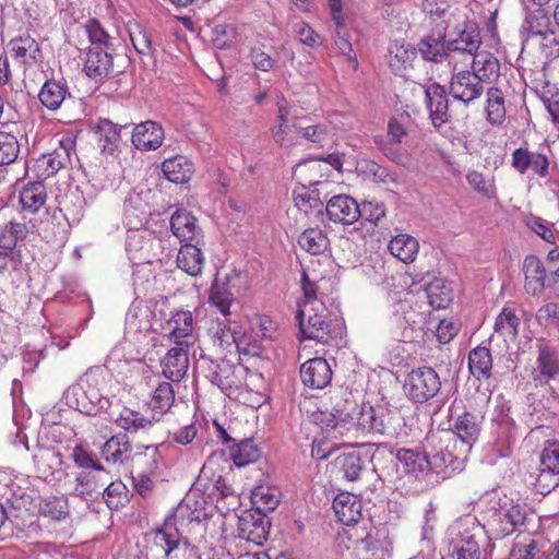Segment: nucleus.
I'll list each match as a JSON object with an SVG mask.
<instances>
[{"label":"nucleus","mask_w":559,"mask_h":559,"mask_svg":"<svg viewBox=\"0 0 559 559\" xmlns=\"http://www.w3.org/2000/svg\"><path fill=\"white\" fill-rule=\"evenodd\" d=\"M330 400L332 411L321 413L320 417H317L322 430L328 435L332 433L333 438L355 430V421H358L365 405H359L347 389L335 391Z\"/></svg>","instance_id":"obj_1"},{"label":"nucleus","mask_w":559,"mask_h":559,"mask_svg":"<svg viewBox=\"0 0 559 559\" xmlns=\"http://www.w3.org/2000/svg\"><path fill=\"white\" fill-rule=\"evenodd\" d=\"M329 310L323 301L299 304L296 319L301 334L321 344H330L337 337L336 324L328 319Z\"/></svg>","instance_id":"obj_2"},{"label":"nucleus","mask_w":559,"mask_h":559,"mask_svg":"<svg viewBox=\"0 0 559 559\" xmlns=\"http://www.w3.org/2000/svg\"><path fill=\"white\" fill-rule=\"evenodd\" d=\"M481 432L480 421L477 417L469 412H464L460 415L451 429V432L442 435H430L428 440L432 442L438 440L440 442L448 441L444 449L447 454L460 452L467 454L473 450L475 443L478 442Z\"/></svg>","instance_id":"obj_3"},{"label":"nucleus","mask_w":559,"mask_h":559,"mask_svg":"<svg viewBox=\"0 0 559 559\" xmlns=\"http://www.w3.org/2000/svg\"><path fill=\"white\" fill-rule=\"evenodd\" d=\"M312 170H316V167L302 166L299 168V185L293 191L295 207L307 217L317 216L322 213L323 201L320 198L319 187L328 183L326 180H322V176L307 179V173Z\"/></svg>","instance_id":"obj_4"},{"label":"nucleus","mask_w":559,"mask_h":559,"mask_svg":"<svg viewBox=\"0 0 559 559\" xmlns=\"http://www.w3.org/2000/svg\"><path fill=\"white\" fill-rule=\"evenodd\" d=\"M245 424L238 418L213 419L217 442L230 451V454H254L259 448L243 430Z\"/></svg>","instance_id":"obj_5"},{"label":"nucleus","mask_w":559,"mask_h":559,"mask_svg":"<svg viewBox=\"0 0 559 559\" xmlns=\"http://www.w3.org/2000/svg\"><path fill=\"white\" fill-rule=\"evenodd\" d=\"M441 381L437 371L428 366L412 369L405 377L403 391L414 403H425L440 391Z\"/></svg>","instance_id":"obj_6"},{"label":"nucleus","mask_w":559,"mask_h":559,"mask_svg":"<svg viewBox=\"0 0 559 559\" xmlns=\"http://www.w3.org/2000/svg\"><path fill=\"white\" fill-rule=\"evenodd\" d=\"M73 459L75 464L83 468L76 476L74 495L86 501L94 499L99 495V489L109 483L108 473L93 456H73Z\"/></svg>","instance_id":"obj_7"},{"label":"nucleus","mask_w":559,"mask_h":559,"mask_svg":"<svg viewBox=\"0 0 559 559\" xmlns=\"http://www.w3.org/2000/svg\"><path fill=\"white\" fill-rule=\"evenodd\" d=\"M95 449L102 450V454H127L131 452L132 443L124 432L107 438V435L92 430L84 442L75 445L73 454H91Z\"/></svg>","instance_id":"obj_8"},{"label":"nucleus","mask_w":559,"mask_h":559,"mask_svg":"<svg viewBox=\"0 0 559 559\" xmlns=\"http://www.w3.org/2000/svg\"><path fill=\"white\" fill-rule=\"evenodd\" d=\"M271 522L264 513L254 510H247L238 519V537L261 546L269 536Z\"/></svg>","instance_id":"obj_9"},{"label":"nucleus","mask_w":559,"mask_h":559,"mask_svg":"<svg viewBox=\"0 0 559 559\" xmlns=\"http://www.w3.org/2000/svg\"><path fill=\"white\" fill-rule=\"evenodd\" d=\"M75 141L70 135H62L58 139V145L52 152L43 154L37 159L38 168L43 169L40 176L48 178L64 168L71 160V154L74 151Z\"/></svg>","instance_id":"obj_10"},{"label":"nucleus","mask_w":559,"mask_h":559,"mask_svg":"<svg viewBox=\"0 0 559 559\" xmlns=\"http://www.w3.org/2000/svg\"><path fill=\"white\" fill-rule=\"evenodd\" d=\"M83 71L95 82H102L116 72L114 56L103 47H91L86 51Z\"/></svg>","instance_id":"obj_11"},{"label":"nucleus","mask_w":559,"mask_h":559,"mask_svg":"<svg viewBox=\"0 0 559 559\" xmlns=\"http://www.w3.org/2000/svg\"><path fill=\"white\" fill-rule=\"evenodd\" d=\"M511 157V166L521 175L532 171L539 178H545L549 174V159L545 154L521 146L512 152Z\"/></svg>","instance_id":"obj_12"},{"label":"nucleus","mask_w":559,"mask_h":559,"mask_svg":"<svg viewBox=\"0 0 559 559\" xmlns=\"http://www.w3.org/2000/svg\"><path fill=\"white\" fill-rule=\"evenodd\" d=\"M325 211L330 221L343 225H352L361 216L360 205L347 194L332 197L326 202Z\"/></svg>","instance_id":"obj_13"},{"label":"nucleus","mask_w":559,"mask_h":559,"mask_svg":"<svg viewBox=\"0 0 559 559\" xmlns=\"http://www.w3.org/2000/svg\"><path fill=\"white\" fill-rule=\"evenodd\" d=\"M484 93V83L472 72L461 71L452 74L450 94L457 100L468 104Z\"/></svg>","instance_id":"obj_14"},{"label":"nucleus","mask_w":559,"mask_h":559,"mask_svg":"<svg viewBox=\"0 0 559 559\" xmlns=\"http://www.w3.org/2000/svg\"><path fill=\"white\" fill-rule=\"evenodd\" d=\"M481 535V527L476 520L472 521V527L459 531L457 538L453 540L452 556L455 559H479L480 547L478 537Z\"/></svg>","instance_id":"obj_15"},{"label":"nucleus","mask_w":559,"mask_h":559,"mask_svg":"<svg viewBox=\"0 0 559 559\" xmlns=\"http://www.w3.org/2000/svg\"><path fill=\"white\" fill-rule=\"evenodd\" d=\"M9 48L13 58L25 68H31L43 61L39 44L28 33L12 38L9 41Z\"/></svg>","instance_id":"obj_16"},{"label":"nucleus","mask_w":559,"mask_h":559,"mask_svg":"<svg viewBox=\"0 0 559 559\" xmlns=\"http://www.w3.org/2000/svg\"><path fill=\"white\" fill-rule=\"evenodd\" d=\"M168 324L170 332L168 338L175 345L190 348L194 345L195 337L193 335V316L189 310L176 311Z\"/></svg>","instance_id":"obj_17"},{"label":"nucleus","mask_w":559,"mask_h":559,"mask_svg":"<svg viewBox=\"0 0 559 559\" xmlns=\"http://www.w3.org/2000/svg\"><path fill=\"white\" fill-rule=\"evenodd\" d=\"M300 378L306 386L321 390L330 384L332 369L324 358H312L301 365Z\"/></svg>","instance_id":"obj_18"},{"label":"nucleus","mask_w":559,"mask_h":559,"mask_svg":"<svg viewBox=\"0 0 559 559\" xmlns=\"http://www.w3.org/2000/svg\"><path fill=\"white\" fill-rule=\"evenodd\" d=\"M189 348L178 346L171 347L160 361L165 378L173 382H179L189 368Z\"/></svg>","instance_id":"obj_19"},{"label":"nucleus","mask_w":559,"mask_h":559,"mask_svg":"<svg viewBox=\"0 0 559 559\" xmlns=\"http://www.w3.org/2000/svg\"><path fill=\"white\" fill-rule=\"evenodd\" d=\"M131 141L139 150H156L163 144L164 129L159 123L151 120L139 123L133 129Z\"/></svg>","instance_id":"obj_20"},{"label":"nucleus","mask_w":559,"mask_h":559,"mask_svg":"<svg viewBox=\"0 0 559 559\" xmlns=\"http://www.w3.org/2000/svg\"><path fill=\"white\" fill-rule=\"evenodd\" d=\"M426 104L435 127H440L449 120V102L445 90L438 83L426 88Z\"/></svg>","instance_id":"obj_21"},{"label":"nucleus","mask_w":559,"mask_h":559,"mask_svg":"<svg viewBox=\"0 0 559 559\" xmlns=\"http://www.w3.org/2000/svg\"><path fill=\"white\" fill-rule=\"evenodd\" d=\"M173 234L183 243L197 242L202 236L197 218L186 210H177L170 217Z\"/></svg>","instance_id":"obj_22"},{"label":"nucleus","mask_w":559,"mask_h":559,"mask_svg":"<svg viewBox=\"0 0 559 559\" xmlns=\"http://www.w3.org/2000/svg\"><path fill=\"white\" fill-rule=\"evenodd\" d=\"M524 288L532 296L540 295L545 289L546 269L536 255H527L523 262Z\"/></svg>","instance_id":"obj_23"},{"label":"nucleus","mask_w":559,"mask_h":559,"mask_svg":"<svg viewBox=\"0 0 559 559\" xmlns=\"http://www.w3.org/2000/svg\"><path fill=\"white\" fill-rule=\"evenodd\" d=\"M535 487L542 495L559 485V456H539Z\"/></svg>","instance_id":"obj_24"},{"label":"nucleus","mask_w":559,"mask_h":559,"mask_svg":"<svg viewBox=\"0 0 559 559\" xmlns=\"http://www.w3.org/2000/svg\"><path fill=\"white\" fill-rule=\"evenodd\" d=\"M333 510L341 523L353 525L358 523L362 513L361 501L349 492H341L333 500Z\"/></svg>","instance_id":"obj_25"},{"label":"nucleus","mask_w":559,"mask_h":559,"mask_svg":"<svg viewBox=\"0 0 559 559\" xmlns=\"http://www.w3.org/2000/svg\"><path fill=\"white\" fill-rule=\"evenodd\" d=\"M390 424V411L382 407L374 408L365 405L358 421H355L354 431H372L384 435Z\"/></svg>","instance_id":"obj_26"},{"label":"nucleus","mask_w":559,"mask_h":559,"mask_svg":"<svg viewBox=\"0 0 559 559\" xmlns=\"http://www.w3.org/2000/svg\"><path fill=\"white\" fill-rule=\"evenodd\" d=\"M46 201L47 189L40 181L29 182L20 191L19 202L24 213H38L44 209Z\"/></svg>","instance_id":"obj_27"},{"label":"nucleus","mask_w":559,"mask_h":559,"mask_svg":"<svg viewBox=\"0 0 559 559\" xmlns=\"http://www.w3.org/2000/svg\"><path fill=\"white\" fill-rule=\"evenodd\" d=\"M472 72L484 83H495L500 76V62L490 51L480 50L475 55Z\"/></svg>","instance_id":"obj_28"},{"label":"nucleus","mask_w":559,"mask_h":559,"mask_svg":"<svg viewBox=\"0 0 559 559\" xmlns=\"http://www.w3.org/2000/svg\"><path fill=\"white\" fill-rule=\"evenodd\" d=\"M165 177L174 183L189 182L194 173L193 163L182 155H176L162 163Z\"/></svg>","instance_id":"obj_29"},{"label":"nucleus","mask_w":559,"mask_h":559,"mask_svg":"<svg viewBox=\"0 0 559 559\" xmlns=\"http://www.w3.org/2000/svg\"><path fill=\"white\" fill-rule=\"evenodd\" d=\"M122 127L107 118H100L95 127L98 146L103 152L114 154L121 141Z\"/></svg>","instance_id":"obj_30"},{"label":"nucleus","mask_w":559,"mask_h":559,"mask_svg":"<svg viewBox=\"0 0 559 559\" xmlns=\"http://www.w3.org/2000/svg\"><path fill=\"white\" fill-rule=\"evenodd\" d=\"M203 254L197 242H187L181 246L177 254V265L191 276L201 274L203 266Z\"/></svg>","instance_id":"obj_31"},{"label":"nucleus","mask_w":559,"mask_h":559,"mask_svg":"<svg viewBox=\"0 0 559 559\" xmlns=\"http://www.w3.org/2000/svg\"><path fill=\"white\" fill-rule=\"evenodd\" d=\"M29 227L24 221L11 219L0 226V249L12 253L20 241L27 238Z\"/></svg>","instance_id":"obj_32"},{"label":"nucleus","mask_w":559,"mask_h":559,"mask_svg":"<svg viewBox=\"0 0 559 559\" xmlns=\"http://www.w3.org/2000/svg\"><path fill=\"white\" fill-rule=\"evenodd\" d=\"M234 301L235 295L231 292L229 278L214 280L209 294V304L226 318L230 314V306Z\"/></svg>","instance_id":"obj_33"},{"label":"nucleus","mask_w":559,"mask_h":559,"mask_svg":"<svg viewBox=\"0 0 559 559\" xmlns=\"http://www.w3.org/2000/svg\"><path fill=\"white\" fill-rule=\"evenodd\" d=\"M388 250L397 260L411 263L418 254L419 243L415 237L408 234H399L389 241Z\"/></svg>","instance_id":"obj_34"},{"label":"nucleus","mask_w":559,"mask_h":559,"mask_svg":"<svg viewBox=\"0 0 559 559\" xmlns=\"http://www.w3.org/2000/svg\"><path fill=\"white\" fill-rule=\"evenodd\" d=\"M213 382L228 397L237 399L242 390V380L237 374V368L234 365L226 364L218 367V371L214 373Z\"/></svg>","instance_id":"obj_35"},{"label":"nucleus","mask_w":559,"mask_h":559,"mask_svg":"<svg viewBox=\"0 0 559 559\" xmlns=\"http://www.w3.org/2000/svg\"><path fill=\"white\" fill-rule=\"evenodd\" d=\"M396 457V472L401 475H409L418 478L428 473L429 462L432 459L435 464L437 461H443L447 456H395Z\"/></svg>","instance_id":"obj_36"},{"label":"nucleus","mask_w":559,"mask_h":559,"mask_svg":"<svg viewBox=\"0 0 559 559\" xmlns=\"http://www.w3.org/2000/svg\"><path fill=\"white\" fill-rule=\"evenodd\" d=\"M468 369L477 380L489 379L492 370V356L486 346H477L469 352Z\"/></svg>","instance_id":"obj_37"},{"label":"nucleus","mask_w":559,"mask_h":559,"mask_svg":"<svg viewBox=\"0 0 559 559\" xmlns=\"http://www.w3.org/2000/svg\"><path fill=\"white\" fill-rule=\"evenodd\" d=\"M69 90L67 84L60 81H46L41 86L38 98L43 106L49 110H57L61 107L64 102Z\"/></svg>","instance_id":"obj_38"},{"label":"nucleus","mask_w":559,"mask_h":559,"mask_svg":"<svg viewBox=\"0 0 559 559\" xmlns=\"http://www.w3.org/2000/svg\"><path fill=\"white\" fill-rule=\"evenodd\" d=\"M486 116L488 122L492 126L502 124L506 120L504 93L497 86H491L487 90Z\"/></svg>","instance_id":"obj_39"},{"label":"nucleus","mask_w":559,"mask_h":559,"mask_svg":"<svg viewBox=\"0 0 559 559\" xmlns=\"http://www.w3.org/2000/svg\"><path fill=\"white\" fill-rule=\"evenodd\" d=\"M425 292L433 309H445L452 301V288L443 278H433L426 285Z\"/></svg>","instance_id":"obj_40"},{"label":"nucleus","mask_w":559,"mask_h":559,"mask_svg":"<svg viewBox=\"0 0 559 559\" xmlns=\"http://www.w3.org/2000/svg\"><path fill=\"white\" fill-rule=\"evenodd\" d=\"M298 245L310 254L317 255L329 249L330 239L322 229L308 228L298 237Z\"/></svg>","instance_id":"obj_41"},{"label":"nucleus","mask_w":559,"mask_h":559,"mask_svg":"<svg viewBox=\"0 0 559 559\" xmlns=\"http://www.w3.org/2000/svg\"><path fill=\"white\" fill-rule=\"evenodd\" d=\"M526 511L519 504L511 506L509 509L499 510L495 513L497 521H499L502 526L500 530V534L502 536L509 535L515 528L525 525L527 520Z\"/></svg>","instance_id":"obj_42"},{"label":"nucleus","mask_w":559,"mask_h":559,"mask_svg":"<svg viewBox=\"0 0 559 559\" xmlns=\"http://www.w3.org/2000/svg\"><path fill=\"white\" fill-rule=\"evenodd\" d=\"M537 367L540 376L546 380L559 376V353L555 347L548 345L539 346Z\"/></svg>","instance_id":"obj_43"},{"label":"nucleus","mask_w":559,"mask_h":559,"mask_svg":"<svg viewBox=\"0 0 559 559\" xmlns=\"http://www.w3.org/2000/svg\"><path fill=\"white\" fill-rule=\"evenodd\" d=\"M520 318L512 305H506L495 321V331L504 337L515 338L519 334Z\"/></svg>","instance_id":"obj_44"},{"label":"nucleus","mask_w":559,"mask_h":559,"mask_svg":"<svg viewBox=\"0 0 559 559\" xmlns=\"http://www.w3.org/2000/svg\"><path fill=\"white\" fill-rule=\"evenodd\" d=\"M357 170L359 175L377 183H395L396 179L386 167L378 164L377 162L368 158H362L357 163Z\"/></svg>","instance_id":"obj_45"},{"label":"nucleus","mask_w":559,"mask_h":559,"mask_svg":"<svg viewBox=\"0 0 559 559\" xmlns=\"http://www.w3.org/2000/svg\"><path fill=\"white\" fill-rule=\"evenodd\" d=\"M251 501L254 504V511L264 513L274 511L278 503V490L276 488L257 486L251 492Z\"/></svg>","instance_id":"obj_46"},{"label":"nucleus","mask_w":559,"mask_h":559,"mask_svg":"<svg viewBox=\"0 0 559 559\" xmlns=\"http://www.w3.org/2000/svg\"><path fill=\"white\" fill-rule=\"evenodd\" d=\"M416 58V51L405 45L393 44L389 50V66L396 74L406 70Z\"/></svg>","instance_id":"obj_47"},{"label":"nucleus","mask_w":559,"mask_h":559,"mask_svg":"<svg viewBox=\"0 0 559 559\" xmlns=\"http://www.w3.org/2000/svg\"><path fill=\"white\" fill-rule=\"evenodd\" d=\"M466 180L473 190L483 197L489 200L497 198V187L493 176H486L477 170H472L467 174Z\"/></svg>","instance_id":"obj_48"},{"label":"nucleus","mask_w":559,"mask_h":559,"mask_svg":"<svg viewBox=\"0 0 559 559\" xmlns=\"http://www.w3.org/2000/svg\"><path fill=\"white\" fill-rule=\"evenodd\" d=\"M117 425L127 431H138L152 424V420L144 417L141 413L124 407L116 418Z\"/></svg>","instance_id":"obj_49"},{"label":"nucleus","mask_w":559,"mask_h":559,"mask_svg":"<svg viewBox=\"0 0 559 559\" xmlns=\"http://www.w3.org/2000/svg\"><path fill=\"white\" fill-rule=\"evenodd\" d=\"M103 497L109 509L119 510L128 501V491L121 481L109 480L104 489Z\"/></svg>","instance_id":"obj_50"},{"label":"nucleus","mask_w":559,"mask_h":559,"mask_svg":"<svg viewBox=\"0 0 559 559\" xmlns=\"http://www.w3.org/2000/svg\"><path fill=\"white\" fill-rule=\"evenodd\" d=\"M445 59L449 66L452 67V74L471 71L469 68L473 67L476 53L467 52L457 47H449Z\"/></svg>","instance_id":"obj_51"},{"label":"nucleus","mask_w":559,"mask_h":559,"mask_svg":"<svg viewBox=\"0 0 559 559\" xmlns=\"http://www.w3.org/2000/svg\"><path fill=\"white\" fill-rule=\"evenodd\" d=\"M175 401V393L173 385L168 382L160 383L154 391L151 407L153 411H158L159 413L167 412Z\"/></svg>","instance_id":"obj_52"},{"label":"nucleus","mask_w":559,"mask_h":559,"mask_svg":"<svg viewBox=\"0 0 559 559\" xmlns=\"http://www.w3.org/2000/svg\"><path fill=\"white\" fill-rule=\"evenodd\" d=\"M211 40L216 49L230 48L236 40V28L229 24H216L212 28Z\"/></svg>","instance_id":"obj_53"},{"label":"nucleus","mask_w":559,"mask_h":559,"mask_svg":"<svg viewBox=\"0 0 559 559\" xmlns=\"http://www.w3.org/2000/svg\"><path fill=\"white\" fill-rule=\"evenodd\" d=\"M419 49L425 59L435 62L441 61L447 53L443 39L433 35L424 38Z\"/></svg>","instance_id":"obj_54"},{"label":"nucleus","mask_w":559,"mask_h":559,"mask_svg":"<svg viewBox=\"0 0 559 559\" xmlns=\"http://www.w3.org/2000/svg\"><path fill=\"white\" fill-rule=\"evenodd\" d=\"M19 150V142L13 134L0 132V166L4 167L13 163L17 157Z\"/></svg>","instance_id":"obj_55"},{"label":"nucleus","mask_w":559,"mask_h":559,"mask_svg":"<svg viewBox=\"0 0 559 559\" xmlns=\"http://www.w3.org/2000/svg\"><path fill=\"white\" fill-rule=\"evenodd\" d=\"M92 47L108 48L109 36L96 19H90L83 26Z\"/></svg>","instance_id":"obj_56"},{"label":"nucleus","mask_w":559,"mask_h":559,"mask_svg":"<svg viewBox=\"0 0 559 559\" xmlns=\"http://www.w3.org/2000/svg\"><path fill=\"white\" fill-rule=\"evenodd\" d=\"M294 33L298 40L309 48H317L322 44L321 35L306 22L296 23Z\"/></svg>","instance_id":"obj_57"},{"label":"nucleus","mask_w":559,"mask_h":559,"mask_svg":"<svg viewBox=\"0 0 559 559\" xmlns=\"http://www.w3.org/2000/svg\"><path fill=\"white\" fill-rule=\"evenodd\" d=\"M373 456H365L362 460L361 456H345L342 462V469L344 472V477L349 481H355L359 479L361 472L366 467V461L371 463Z\"/></svg>","instance_id":"obj_58"},{"label":"nucleus","mask_w":559,"mask_h":559,"mask_svg":"<svg viewBox=\"0 0 559 559\" xmlns=\"http://www.w3.org/2000/svg\"><path fill=\"white\" fill-rule=\"evenodd\" d=\"M250 324L251 330L262 338H272L277 330L276 322L266 314H254Z\"/></svg>","instance_id":"obj_59"},{"label":"nucleus","mask_w":559,"mask_h":559,"mask_svg":"<svg viewBox=\"0 0 559 559\" xmlns=\"http://www.w3.org/2000/svg\"><path fill=\"white\" fill-rule=\"evenodd\" d=\"M292 126L288 118H275L274 126L271 128V134L276 144L289 146L293 143L290 138Z\"/></svg>","instance_id":"obj_60"},{"label":"nucleus","mask_w":559,"mask_h":559,"mask_svg":"<svg viewBox=\"0 0 559 559\" xmlns=\"http://www.w3.org/2000/svg\"><path fill=\"white\" fill-rule=\"evenodd\" d=\"M41 510L44 514L50 516L53 520H62L69 513L68 500L64 497H53L45 501Z\"/></svg>","instance_id":"obj_61"},{"label":"nucleus","mask_w":559,"mask_h":559,"mask_svg":"<svg viewBox=\"0 0 559 559\" xmlns=\"http://www.w3.org/2000/svg\"><path fill=\"white\" fill-rule=\"evenodd\" d=\"M155 543L163 548L165 555H169L178 547V531L171 527L158 530L155 534Z\"/></svg>","instance_id":"obj_62"},{"label":"nucleus","mask_w":559,"mask_h":559,"mask_svg":"<svg viewBox=\"0 0 559 559\" xmlns=\"http://www.w3.org/2000/svg\"><path fill=\"white\" fill-rule=\"evenodd\" d=\"M298 133H300L301 138L312 142V143H322L328 140L330 135V130L324 123H316L309 124L306 127H299Z\"/></svg>","instance_id":"obj_63"},{"label":"nucleus","mask_w":559,"mask_h":559,"mask_svg":"<svg viewBox=\"0 0 559 559\" xmlns=\"http://www.w3.org/2000/svg\"><path fill=\"white\" fill-rule=\"evenodd\" d=\"M360 211L361 216L373 224H378L386 214L384 203L377 201L362 202Z\"/></svg>","instance_id":"obj_64"}]
</instances>
